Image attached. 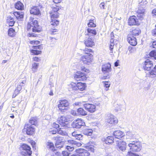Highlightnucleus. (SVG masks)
<instances>
[{
  "label": "nucleus",
  "mask_w": 156,
  "mask_h": 156,
  "mask_svg": "<svg viewBox=\"0 0 156 156\" xmlns=\"http://www.w3.org/2000/svg\"><path fill=\"white\" fill-rule=\"evenodd\" d=\"M76 152L79 153L80 156H89L90 155V153L88 151L82 148L76 149Z\"/></svg>",
  "instance_id": "obj_20"
},
{
  "label": "nucleus",
  "mask_w": 156,
  "mask_h": 156,
  "mask_svg": "<svg viewBox=\"0 0 156 156\" xmlns=\"http://www.w3.org/2000/svg\"><path fill=\"white\" fill-rule=\"evenodd\" d=\"M151 47L153 48H156V41L153 42Z\"/></svg>",
  "instance_id": "obj_64"
},
{
  "label": "nucleus",
  "mask_w": 156,
  "mask_h": 156,
  "mask_svg": "<svg viewBox=\"0 0 156 156\" xmlns=\"http://www.w3.org/2000/svg\"><path fill=\"white\" fill-rule=\"evenodd\" d=\"M104 87H105V90L107 91L109 89V87L110 85V82L108 81L103 82Z\"/></svg>",
  "instance_id": "obj_42"
},
{
  "label": "nucleus",
  "mask_w": 156,
  "mask_h": 156,
  "mask_svg": "<svg viewBox=\"0 0 156 156\" xmlns=\"http://www.w3.org/2000/svg\"><path fill=\"white\" fill-rule=\"evenodd\" d=\"M94 20H90L89 22L88 23V26L89 27H96V24L94 22Z\"/></svg>",
  "instance_id": "obj_44"
},
{
  "label": "nucleus",
  "mask_w": 156,
  "mask_h": 156,
  "mask_svg": "<svg viewBox=\"0 0 156 156\" xmlns=\"http://www.w3.org/2000/svg\"><path fill=\"white\" fill-rule=\"evenodd\" d=\"M69 103L68 101L64 100L59 101V104L58 105L59 109L62 112H64L65 110H67L68 108Z\"/></svg>",
  "instance_id": "obj_8"
},
{
  "label": "nucleus",
  "mask_w": 156,
  "mask_h": 156,
  "mask_svg": "<svg viewBox=\"0 0 156 156\" xmlns=\"http://www.w3.org/2000/svg\"><path fill=\"white\" fill-rule=\"evenodd\" d=\"M84 41L85 44L87 47H92L95 44L92 37H88L87 38L85 37Z\"/></svg>",
  "instance_id": "obj_16"
},
{
  "label": "nucleus",
  "mask_w": 156,
  "mask_h": 156,
  "mask_svg": "<svg viewBox=\"0 0 156 156\" xmlns=\"http://www.w3.org/2000/svg\"><path fill=\"white\" fill-rule=\"evenodd\" d=\"M97 34V31L95 29L88 28L85 31V37H91Z\"/></svg>",
  "instance_id": "obj_13"
},
{
  "label": "nucleus",
  "mask_w": 156,
  "mask_h": 156,
  "mask_svg": "<svg viewBox=\"0 0 156 156\" xmlns=\"http://www.w3.org/2000/svg\"><path fill=\"white\" fill-rule=\"evenodd\" d=\"M64 128L63 127L59 128V129H57V133H58L63 136H66L67 135V133L65 131L61 129Z\"/></svg>",
  "instance_id": "obj_41"
},
{
  "label": "nucleus",
  "mask_w": 156,
  "mask_h": 156,
  "mask_svg": "<svg viewBox=\"0 0 156 156\" xmlns=\"http://www.w3.org/2000/svg\"><path fill=\"white\" fill-rule=\"evenodd\" d=\"M16 9L20 10H22L24 9V5L20 1H18L15 4Z\"/></svg>",
  "instance_id": "obj_30"
},
{
  "label": "nucleus",
  "mask_w": 156,
  "mask_h": 156,
  "mask_svg": "<svg viewBox=\"0 0 156 156\" xmlns=\"http://www.w3.org/2000/svg\"><path fill=\"white\" fill-rule=\"evenodd\" d=\"M38 65V63H34L32 65V70L34 72L37 69Z\"/></svg>",
  "instance_id": "obj_47"
},
{
  "label": "nucleus",
  "mask_w": 156,
  "mask_h": 156,
  "mask_svg": "<svg viewBox=\"0 0 156 156\" xmlns=\"http://www.w3.org/2000/svg\"><path fill=\"white\" fill-rule=\"evenodd\" d=\"M113 135L115 138L121 139L125 136V134L121 130H117L114 132Z\"/></svg>",
  "instance_id": "obj_19"
},
{
  "label": "nucleus",
  "mask_w": 156,
  "mask_h": 156,
  "mask_svg": "<svg viewBox=\"0 0 156 156\" xmlns=\"http://www.w3.org/2000/svg\"><path fill=\"white\" fill-rule=\"evenodd\" d=\"M138 19L136 16H133L130 17L128 20V24L129 25H134L137 24Z\"/></svg>",
  "instance_id": "obj_21"
},
{
  "label": "nucleus",
  "mask_w": 156,
  "mask_h": 156,
  "mask_svg": "<svg viewBox=\"0 0 156 156\" xmlns=\"http://www.w3.org/2000/svg\"><path fill=\"white\" fill-rule=\"evenodd\" d=\"M93 130L91 129L86 128L83 130V133L85 135L91 136Z\"/></svg>",
  "instance_id": "obj_33"
},
{
  "label": "nucleus",
  "mask_w": 156,
  "mask_h": 156,
  "mask_svg": "<svg viewBox=\"0 0 156 156\" xmlns=\"http://www.w3.org/2000/svg\"><path fill=\"white\" fill-rule=\"evenodd\" d=\"M127 156H140L137 154L133 153L131 151H128L127 152Z\"/></svg>",
  "instance_id": "obj_49"
},
{
  "label": "nucleus",
  "mask_w": 156,
  "mask_h": 156,
  "mask_svg": "<svg viewBox=\"0 0 156 156\" xmlns=\"http://www.w3.org/2000/svg\"><path fill=\"white\" fill-rule=\"evenodd\" d=\"M42 47L40 45H38L37 46H33V48L35 49H41Z\"/></svg>",
  "instance_id": "obj_59"
},
{
  "label": "nucleus",
  "mask_w": 156,
  "mask_h": 156,
  "mask_svg": "<svg viewBox=\"0 0 156 156\" xmlns=\"http://www.w3.org/2000/svg\"><path fill=\"white\" fill-rule=\"evenodd\" d=\"M47 147L50 149L52 151H55L54 149L55 147L54 146V144L50 142H48L47 144Z\"/></svg>",
  "instance_id": "obj_40"
},
{
  "label": "nucleus",
  "mask_w": 156,
  "mask_h": 156,
  "mask_svg": "<svg viewBox=\"0 0 156 156\" xmlns=\"http://www.w3.org/2000/svg\"><path fill=\"white\" fill-rule=\"evenodd\" d=\"M66 147V148L67 150L69 151H73L74 149V147L73 146H67Z\"/></svg>",
  "instance_id": "obj_50"
},
{
  "label": "nucleus",
  "mask_w": 156,
  "mask_h": 156,
  "mask_svg": "<svg viewBox=\"0 0 156 156\" xmlns=\"http://www.w3.org/2000/svg\"><path fill=\"white\" fill-rule=\"evenodd\" d=\"M83 106L86 110L91 113L94 112L96 110V106L93 104H85Z\"/></svg>",
  "instance_id": "obj_14"
},
{
  "label": "nucleus",
  "mask_w": 156,
  "mask_h": 156,
  "mask_svg": "<svg viewBox=\"0 0 156 156\" xmlns=\"http://www.w3.org/2000/svg\"><path fill=\"white\" fill-rule=\"evenodd\" d=\"M14 15L17 19L19 20H22L24 16V13L22 12H14Z\"/></svg>",
  "instance_id": "obj_23"
},
{
  "label": "nucleus",
  "mask_w": 156,
  "mask_h": 156,
  "mask_svg": "<svg viewBox=\"0 0 156 156\" xmlns=\"http://www.w3.org/2000/svg\"><path fill=\"white\" fill-rule=\"evenodd\" d=\"M62 144V145H63L64 142L61 141L60 140L58 139L56 141L55 144Z\"/></svg>",
  "instance_id": "obj_53"
},
{
  "label": "nucleus",
  "mask_w": 156,
  "mask_h": 156,
  "mask_svg": "<svg viewBox=\"0 0 156 156\" xmlns=\"http://www.w3.org/2000/svg\"><path fill=\"white\" fill-rule=\"evenodd\" d=\"M126 142L122 141L118 142L117 144V148L119 150L123 151L126 149Z\"/></svg>",
  "instance_id": "obj_22"
},
{
  "label": "nucleus",
  "mask_w": 156,
  "mask_h": 156,
  "mask_svg": "<svg viewBox=\"0 0 156 156\" xmlns=\"http://www.w3.org/2000/svg\"><path fill=\"white\" fill-rule=\"evenodd\" d=\"M141 32L140 30L137 28L134 30L132 31V35L133 36L138 35Z\"/></svg>",
  "instance_id": "obj_37"
},
{
  "label": "nucleus",
  "mask_w": 156,
  "mask_h": 156,
  "mask_svg": "<svg viewBox=\"0 0 156 156\" xmlns=\"http://www.w3.org/2000/svg\"><path fill=\"white\" fill-rule=\"evenodd\" d=\"M74 79L77 81H84L87 79L85 74L80 71H78L75 74L74 76Z\"/></svg>",
  "instance_id": "obj_11"
},
{
  "label": "nucleus",
  "mask_w": 156,
  "mask_h": 156,
  "mask_svg": "<svg viewBox=\"0 0 156 156\" xmlns=\"http://www.w3.org/2000/svg\"><path fill=\"white\" fill-rule=\"evenodd\" d=\"M112 68L111 67V65L109 63H107L104 64L102 66V71L104 73H107V76H104L102 78L103 79H105L108 78L109 73L111 71Z\"/></svg>",
  "instance_id": "obj_5"
},
{
  "label": "nucleus",
  "mask_w": 156,
  "mask_h": 156,
  "mask_svg": "<svg viewBox=\"0 0 156 156\" xmlns=\"http://www.w3.org/2000/svg\"><path fill=\"white\" fill-rule=\"evenodd\" d=\"M91 49L90 48H85L83 51L87 54L85 55L82 56L80 58V60L86 64L89 65L93 60V55L90 53H88L91 51Z\"/></svg>",
  "instance_id": "obj_1"
},
{
  "label": "nucleus",
  "mask_w": 156,
  "mask_h": 156,
  "mask_svg": "<svg viewBox=\"0 0 156 156\" xmlns=\"http://www.w3.org/2000/svg\"><path fill=\"white\" fill-rule=\"evenodd\" d=\"M103 140L106 144H109L113 143L114 138L112 136H108L103 139Z\"/></svg>",
  "instance_id": "obj_27"
},
{
  "label": "nucleus",
  "mask_w": 156,
  "mask_h": 156,
  "mask_svg": "<svg viewBox=\"0 0 156 156\" xmlns=\"http://www.w3.org/2000/svg\"><path fill=\"white\" fill-rule=\"evenodd\" d=\"M50 133L52 134H55L56 133H57V129H52L50 131Z\"/></svg>",
  "instance_id": "obj_57"
},
{
  "label": "nucleus",
  "mask_w": 156,
  "mask_h": 156,
  "mask_svg": "<svg viewBox=\"0 0 156 156\" xmlns=\"http://www.w3.org/2000/svg\"><path fill=\"white\" fill-rule=\"evenodd\" d=\"M126 137L127 139H132L135 138V132L131 131H129L126 132Z\"/></svg>",
  "instance_id": "obj_25"
},
{
  "label": "nucleus",
  "mask_w": 156,
  "mask_h": 156,
  "mask_svg": "<svg viewBox=\"0 0 156 156\" xmlns=\"http://www.w3.org/2000/svg\"><path fill=\"white\" fill-rule=\"evenodd\" d=\"M23 132H26L27 135H31L34 134L35 131L34 127L30 124H26L23 129Z\"/></svg>",
  "instance_id": "obj_9"
},
{
  "label": "nucleus",
  "mask_w": 156,
  "mask_h": 156,
  "mask_svg": "<svg viewBox=\"0 0 156 156\" xmlns=\"http://www.w3.org/2000/svg\"><path fill=\"white\" fill-rule=\"evenodd\" d=\"M152 33L153 36H156V28L152 30Z\"/></svg>",
  "instance_id": "obj_63"
},
{
  "label": "nucleus",
  "mask_w": 156,
  "mask_h": 156,
  "mask_svg": "<svg viewBox=\"0 0 156 156\" xmlns=\"http://www.w3.org/2000/svg\"><path fill=\"white\" fill-rule=\"evenodd\" d=\"M85 125V123L81 119L75 120L73 121L72 126L73 128H80L82 126Z\"/></svg>",
  "instance_id": "obj_12"
},
{
  "label": "nucleus",
  "mask_w": 156,
  "mask_h": 156,
  "mask_svg": "<svg viewBox=\"0 0 156 156\" xmlns=\"http://www.w3.org/2000/svg\"><path fill=\"white\" fill-rule=\"evenodd\" d=\"M150 77L154 78L156 77V65L153 69L149 72Z\"/></svg>",
  "instance_id": "obj_31"
},
{
  "label": "nucleus",
  "mask_w": 156,
  "mask_h": 156,
  "mask_svg": "<svg viewBox=\"0 0 156 156\" xmlns=\"http://www.w3.org/2000/svg\"><path fill=\"white\" fill-rule=\"evenodd\" d=\"M127 41L129 43L132 45L135 46L137 43L136 38L131 34H129L127 37Z\"/></svg>",
  "instance_id": "obj_18"
},
{
  "label": "nucleus",
  "mask_w": 156,
  "mask_h": 156,
  "mask_svg": "<svg viewBox=\"0 0 156 156\" xmlns=\"http://www.w3.org/2000/svg\"><path fill=\"white\" fill-rule=\"evenodd\" d=\"M69 91L72 92L73 91L76 90L77 84L73 82H71L68 85Z\"/></svg>",
  "instance_id": "obj_26"
},
{
  "label": "nucleus",
  "mask_w": 156,
  "mask_h": 156,
  "mask_svg": "<svg viewBox=\"0 0 156 156\" xmlns=\"http://www.w3.org/2000/svg\"><path fill=\"white\" fill-rule=\"evenodd\" d=\"M30 13L34 15L39 16L41 15L40 11L37 6H33L30 10Z\"/></svg>",
  "instance_id": "obj_17"
},
{
  "label": "nucleus",
  "mask_w": 156,
  "mask_h": 156,
  "mask_svg": "<svg viewBox=\"0 0 156 156\" xmlns=\"http://www.w3.org/2000/svg\"><path fill=\"white\" fill-rule=\"evenodd\" d=\"M9 35L11 37H14L15 35V30L12 28H10L8 31Z\"/></svg>",
  "instance_id": "obj_39"
},
{
  "label": "nucleus",
  "mask_w": 156,
  "mask_h": 156,
  "mask_svg": "<svg viewBox=\"0 0 156 156\" xmlns=\"http://www.w3.org/2000/svg\"><path fill=\"white\" fill-rule=\"evenodd\" d=\"M106 121L108 123L112 125H115L118 122L117 118L115 116L111 113L107 114Z\"/></svg>",
  "instance_id": "obj_6"
},
{
  "label": "nucleus",
  "mask_w": 156,
  "mask_h": 156,
  "mask_svg": "<svg viewBox=\"0 0 156 156\" xmlns=\"http://www.w3.org/2000/svg\"><path fill=\"white\" fill-rule=\"evenodd\" d=\"M100 7L101 9H105V3L104 2L101 3L100 5Z\"/></svg>",
  "instance_id": "obj_62"
},
{
  "label": "nucleus",
  "mask_w": 156,
  "mask_h": 156,
  "mask_svg": "<svg viewBox=\"0 0 156 156\" xmlns=\"http://www.w3.org/2000/svg\"><path fill=\"white\" fill-rule=\"evenodd\" d=\"M58 31V30L56 29L51 28V32L52 34H55V33Z\"/></svg>",
  "instance_id": "obj_56"
},
{
  "label": "nucleus",
  "mask_w": 156,
  "mask_h": 156,
  "mask_svg": "<svg viewBox=\"0 0 156 156\" xmlns=\"http://www.w3.org/2000/svg\"><path fill=\"white\" fill-rule=\"evenodd\" d=\"M37 34L34 33H29L28 36L30 37H35L36 36Z\"/></svg>",
  "instance_id": "obj_61"
},
{
  "label": "nucleus",
  "mask_w": 156,
  "mask_h": 156,
  "mask_svg": "<svg viewBox=\"0 0 156 156\" xmlns=\"http://www.w3.org/2000/svg\"><path fill=\"white\" fill-rule=\"evenodd\" d=\"M51 21L50 23V26L54 27L57 26L59 23V21L57 19H51Z\"/></svg>",
  "instance_id": "obj_35"
},
{
  "label": "nucleus",
  "mask_w": 156,
  "mask_h": 156,
  "mask_svg": "<svg viewBox=\"0 0 156 156\" xmlns=\"http://www.w3.org/2000/svg\"><path fill=\"white\" fill-rule=\"evenodd\" d=\"M86 87V85L85 83L79 82L77 84L76 90L83 91L84 90Z\"/></svg>",
  "instance_id": "obj_28"
},
{
  "label": "nucleus",
  "mask_w": 156,
  "mask_h": 156,
  "mask_svg": "<svg viewBox=\"0 0 156 156\" xmlns=\"http://www.w3.org/2000/svg\"><path fill=\"white\" fill-rule=\"evenodd\" d=\"M31 52L32 53H33L35 55H38L40 54L41 52V51L35 50H31Z\"/></svg>",
  "instance_id": "obj_48"
},
{
  "label": "nucleus",
  "mask_w": 156,
  "mask_h": 156,
  "mask_svg": "<svg viewBox=\"0 0 156 156\" xmlns=\"http://www.w3.org/2000/svg\"><path fill=\"white\" fill-rule=\"evenodd\" d=\"M63 145H62V144H55V146L58 149H60L63 147Z\"/></svg>",
  "instance_id": "obj_58"
},
{
  "label": "nucleus",
  "mask_w": 156,
  "mask_h": 156,
  "mask_svg": "<svg viewBox=\"0 0 156 156\" xmlns=\"http://www.w3.org/2000/svg\"><path fill=\"white\" fill-rule=\"evenodd\" d=\"M77 112L79 114L83 115H87V112L82 108H80L77 109Z\"/></svg>",
  "instance_id": "obj_36"
},
{
  "label": "nucleus",
  "mask_w": 156,
  "mask_h": 156,
  "mask_svg": "<svg viewBox=\"0 0 156 156\" xmlns=\"http://www.w3.org/2000/svg\"><path fill=\"white\" fill-rule=\"evenodd\" d=\"M80 69L82 71L87 72L88 71V70L87 69H86L85 67L83 66H81L80 67Z\"/></svg>",
  "instance_id": "obj_54"
},
{
  "label": "nucleus",
  "mask_w": 156,
  "mask_h": 156,
  "mask_svg": "<svg viewBox=\"0 0 156 156\" xmlns=\"http://www.w3.org/2000/svg\"><path fill=\"white\" fill-rule=\"evenodd\" d=\"M118 36L117 35H115V36H114V34L113 32H112L111 34V39H116L118 38Z\"/></svg>",
  "instance_id": "obj_52"
},
{
  "label": "nucleus",
  "mask_w": 156,
  "mask_h": 156,
  "mask_svg": "<svg viewBox=\"0 0 156 156\" xmlns=\"http://www.w3.org/2000/svg\"><path fill=\"white\" fill-rule=\"evenodd\" d=\"M25 80V78H24L23 80H22L21 79H20L19 80V85H18L16 89L17 90L19 91L21 90L22 89L21 87L23 85V84L25 83L26 82Z\"/></svg>",
  "instance_id": "obj_29"
},
{
  "label": "nucleus",
  "mask_w": 156,
  "mask_h": 156,
  "mask_svg": "<svg viewBox=\"0 0 156 156\" xmlns=\"http://www.w3.org/2000/svg\"><path fill=\"white\" fill-rule=\"evenodd\" d=\"M60 125H58L57 124H56V123L54 122L53 124V126L55 128L57 129V128H59L60 126Z\"/></svg>",
  "instance_id": "obj_60"
},
{
  "label": "nucleus",
  "mask_w": 156,
  "mask_h": 156,
  "mask_svg": "<svg viewBox=\"0 0 156 156\" xmlns=\"http://www.w3.org/2000/svg\"><path fill=\"white\" fill-rule=\"evenodd\" d=\"M52 10L51 12H53L55 13L58 12L57 11L59 9V7L56 5H53L52 7Z\"/></svg>",
  "instance_id": "obj_45"
},
{
  "label": "nucleus",
  "mask_w": 156,
  "mask_h": 156,
  "mask_svg": "<svg viewBox=\"0 0 156 156\" xmlns=\"http://www.w3.org/2000/svg\"><path fill=\"white\" fill-rule=\"evenodd\" d=\"M153 66L152 62L149 59H147L144 62L143 67L145 70L150 71Z\"/></svg>",
  "instance_id": "obj_15"
},
{
  "label": "nucleus",
  "mask_w": 156,
  "mask_h": 156,
  "mask_svg": "<svg viewBox=\"0 0 156 156\" xmlns=\"http://www.w3.org/2000/svg\"><path fill=\"white\" fill-rule=\"evenodd\" d=\"M149 54L151 57H153L156 59V50H152L151 51Z\"/></svg>",
  "instance_id": "obj_46"
},
{
  "label": "nucleus",
  "mask_w": 156,
  "mask_h": 156,
  "mask_svg": "<svg viewBox=\"0 0 156 156\" xmlns=\"http://www.w3.org/2000/svg\"><path fill=\"white\" fill-rule=\"evenodd\" d=\"M75 138L76 139L78 140H82V135L81 134H78L75 137Z\"/></svg>",
  "instance_id": "obj_51"
},
{
  "label": "nucleus",
  "mask_w": 156,
  "mask_h": 156,
  "mask_svg": "<svg viewBox=\"0 0 156 156\" xmlns=\"http://www.w3.org/2000/svg\"><path fill=\"white\" fill-rule=\"evenodd\" d=\"M7 22L10 26H13L15 23L14 19L11 16H9L7 17Z\"/></svg>",
  "instance_id": "obj_32"
},
{
  "label": "nucleus",
  "mask_w": 156,
  "mask_h": 156,
  "mask_svg": "<svg viewBox=\"0 0 156 156\" xmlns=\"http://www.w3.org/2000/svg\"><path fill=\"white\" fill-rule=\"evenodd\" d=\"M62 154L63 156H69V153L66 151H63Z\"/></svg>",
  "instance_id": "obj_55"
},
{
  "label": "nucleus",
  "mask_w": 156,
  "mask_h": 156,
  "mask_svg": "<svg viewBox=\"0 0 156 156\" xmlns=\"http://www.w3.org/2000/svg\"><path fill=\"white\" fill-rule=\"evenodd\" d=\"M68 142L69 144H72V146L73 147H80L81 145L82 144L81 143L77 142L76 141L73 140H68Z\"/></svg>",
  "instance_id": "obj_24"
},
{
  "label": "nucleus",
  "mask_w": 156,
  "mask_h": 156,
  "mask_svg": "<svg viewBox=\"0 0 156 156\" xmlns=\"http://www.w3.org/2000/svg\"><path fill=\"white\" fill-rule=\"evenodd\" d=\"M142 2L140 3L139 7L137 11V16L138 18L140 20H142L145 16V4L143 5Z\"/></svg>",
  "instance_id": "obj_4"
},
{
  "label": "nucleus",
  "mask_w": 156,
  "mask_h": 156,
  "mask_svg": "<svg viewBox=\"0 0 156 156\" xmlns=\"http://www.w3.org/2000/svg\"><path fill=\"white\" fill-rule=\"evenodd\" d=\"M29 122L32 125H36L37 123V118L35 117L31 118L29 120Z\"/></svg>",
  "instance_id": "obj_38"
},
{
  "label": "nucleus",
  "mask_w": 156,
  "mask_h": 156,
  "mask_svg": "<svg viewBox=\"0 0 156 156\" xmlns=\"http://www.w3.org/2000/svg\"><path fill=\"white\" fill-rule=\"evenodd\" d=\"M115 40L117 41V38L114 39H111L110 44L109 48L111 51V52H112V49L114 45V41Z\"/></svg>",
  "instance_id": "obj_43"
},
{
  "label": "nucleus",
  "mask_w": 156,
  "mask_h": 156,
  "mask_svg": "<svg viewBox=\"0 0 156 156\" xmlns=\"http://www.w3.org/2000/svg\"><path fill=\"white\" fill-rule=\"evenodd\" d=\"M130 151L138 152L141 149V145L140 142L138 141H130L128 144Z\"/></svg>",
  "instance_id": "obj_3"
},
{
  "label": "nucleus",
  "mask_w": 156,
  "mask_h": 156,
  "mask_svg": "<svg viewBox=\"0 0 156 156\" xmlns=\"http://www.w3.org/2000/svg\"><path fill=\"white\" fill-rule=\"evenodd\" d=\"M51 19H56L59 16V13L58 12H51L50 13Z\"/></svg>",
  "instance_id": "obj_34"
},
{
  "label": "nucleus",
  "mask_w": 156,
  "mask_h": 156,
  "mask_svg": "<svg viewBox=\"0 0 156 156\" xmlns=\"http://www.w3.org/2000/svg\"><path fill=\"white\" fill-rule=\"evenodd\" d=\"M21 148L23 150L21 153L22 155L23 156H31L32 151L29 146L26 144H23L21 145Z\"/></svg>",
  "instance_id": "obj_7"
},
{
  "label": "nucleus",
  "mask_w": 156,
  "mask_h": 156,
  "mask_svg": "<svg viewBox=\"0 0 156 156\" xmlns=\"http://www.w3.org/2000/svg\"><path fill=\"white\" fill-rule=\"evenodd\" d=\"M30 22L28 23L27 29V30H30L32 27V31L34 32H39L40 30L38 28V25L37 21L31 17L30 19Z\"/></svg>",
  "instance_id": "obj_2"
},
{
  "label": "nucleus",
  "mask_w": 156,
  "mask_h": 156,
  "mask_svg": "<svg viewBox=\"0 0 156 156\" xmlns=\"http://www.w3.org/2000/svg\"><path fill=\"white\" fill-rule=\"evenodd\" d=\"M58 121L61 127L63 128L68 127L69 122L65 116H61L58 119Z\"/></svg>",
  "instance_id": "obj_10"
}]
</instances>
